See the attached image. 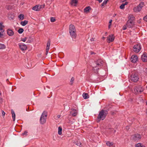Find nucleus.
<instances>
[{"instance_id":"nucleus-1","label":"nucleus","mask_w":147,"mask_h":147,"mask_svg":"<svg viewBox=\"0 0 147 147\" xmlns=\"http://www.w3.org/2000/svg\"><path fill=\"white\" fill-rule=\"evenodd\" d=\"M104 63V61L101 59H99L93 65L92 70L95 73H97L98 70L100 69Z\"/></svg>"},{"instance_id":"nucleus-2","label":"nucleus","mask_w":147,"mask_h":147,"mask_svg":"<svg viewBox=\"0 0 147 147\" xmlns=\"http://www.w3.org/2000/svg\"><path fill=\"white\" fill-rule=\"evenodd\" d=\"M108 114V111L106 110L102 109L99 113L97 117V122H99L101 120H103Z\"/></svg>"},{"instance_id":"nucleus-3","label":"nucleus","mask_w":147,"mask_h":147,"mask_svg":"<svg viewBox=\"0 0 147 147\" xmlns=\"http://www.w3.org/2000/svg\"><path fill=\"white\" fill-rule=\"evenodd\" d=\"M69 32L72 38H75L76 36V30L74 25L71 24L69 26Z\"/></svg>"},{"instance_id":"nucleus-4","label":"nucleus","mask_w":147,"mask_h":147,"mask_svg":"<svg viewBox=\"0 0 147 147\" xmlns=\"http://www.w3.org/2000/svg\"><path fill=\"white\" fill-rule=\"evenodd\" d=\"M47 113L46 111H44L42 113L40 119V123L41 124L45 123L46 121Z\"/></svg>"},{"instance_id":"nucleus-5","label":"nucleus","mask_w":147,"mask_h":147,"mask_svg":"<svg viewBox=\"0 0 147 147\" xmlns=\"http://www.w3.org/2000/svg\"><path fill=\"white\" fill-rule=\"evenodd\" d=\"M144 5V3L143 2H141L137 6L134 8L133 10L134 11L136 12H138L140 11Z\"/></svg>"},{"instance_id":"nucleus-6","label":"nucleus","mask_w":147,"mask_h":147,"mask_svg":"<svg viewBox=\"0 0 147 147\" xmlns=\"http://www.w3.org/2000/svg\"><path fill=\"white\" fill-rule=\"evenodd\" d=\"M130 79L132 81L134 82H136L138 81L139 79L138 74L137 73L132 74L131 76Z\"/></svg>"},{"instance_id":"nucleus-7","label":"nucleus","mask_w":147,"mask_h":147,"mask_svg":"<svg viewBox=\"0 0 147 147\" xmlns=\"http://www.w3.org/2000/svg\"><path fill=\"white\" fill-rule=\"evenodd\" d=\"M141 136L140 134H134L131 136V138L134 140H137L140 139Z\"/></svg>"},{"instance_id":"nucleus-8","label":"nucleus","mask_w":147,"mask_h":147,"mask_svg":"<svg viewBox=\"0 0 147 147\" xmlns=\"http://www.w3.org/2000/svg\"><path fill=\"white\" fill-rule=\"evenodd\" d=\"M141 46L140 44H138L135 45L133 47L134 52L136 53L139 52L141 49Z\"/></svg>"},{"instance_id":"nucleus-9","label":"nucleus","mask_w":147,"mask_h":147,"mask_svg":"<svg viewBox=\"0 0 147 147\" xmlns=\"http://www.w3.org/2000/svg\"><path fill=\"white\" fill-rule=\"evenodd\" d=\"M20 49L22 51H25L27 49V46L26 45L23 43H20L18 44Z\"/></svg>"},{"instance_id":"nucleus-10","label":"nucleus","mask_w":147,"mask_h":147,"mask_svg":"<svg viewBox=\"0 0 147 147\" xmlns=\"http://www.w3.org/2000/svg\"><path fill=\"white\" fill-rule=\"evenodd\" d=\"M135 92L137 93H141L143 90V89L142 87L140 86H138L136 87L134 89Z\"/></svg>"},{"instance_id":"nucleus-11","label":"nucleus","mask_w":147,"mask_h":147,"mask_svg":"<svg viewBox=\"0 0 147 147\" xmlns=\"http://www.w3.org/2000/svg\"><path fill=\"white\" fill-rule=\"evenodd\" d=\"M115 38L114 35L112 34L110 35L107 37V41L108 43H110L111 42L113 41Z\"/></svg>"},{"instance_id":"nucleus-12","label":"nucleus","mask_w":147,"mask_h":147,"mask_svg":"<svg viewBox=\"0 0 147 147\" xmlns=\"http://www.w3.org/2000/svg\"><path fill=\"white\" fill-rule=\"evenodd\" d=\"M134 25V22L133 21H131L130 20H128L126 24L127 27L129 28L132 27Z\"/></svg>"},{"instance_id":"nucleus-13","label":"nucleus","mask_w":147,"mask_h":147,"mask_svg":"<svg viewBox=\"0 0 147 147\" xmlns=\"http://www.w3.org/2000/svg\"><path fill=\"white\" fill-rule=\"evenodd\" d=\"M138 58L136 55H133L132 56L131 59V62L133 63H136L138 61Z\"/></svg>"},{"instance_id":"nucleus-14","label":"nucleus","mask_w":147,"mask_h":147,"mask_svg":"<svg viewBox=\"0 0 147 147\" xmlns=\"http://www.w3.org/2000/svg\"><path fill=\"white\" fill-rule=\"evenodd\" d=\"M141 58L143 61L147 62V54L146 53H144L141 56Z\"/></svg>"},{"instance_id":"nucleus-15","label":"nucleus","mask_w":147,"mask_h":147,"mask_svg":"<svg viewBox=\"0 0 147 147\" xmlns=\"http://www.w3.org/2000/svg\"><path fill=\"white\" fill-rule=\"evenodd\" d=\"M51 41L50 40H49L47 43V47L46 49V54L47 55L48 53V51L49 49V47L50 45Z\"/></svg>"},{"instance_id":"nucleus-16","label":"nucleus","mask_w":147,"mask_h":147,"mask_svg":"<svg viewBox=\"0 0 147 147\" xmlns=\"http://www.w3.org/2000/svg\"><path fill=\"white\" fill-rule=\"evenodd\" d=\"M70 1V4L71 5L74 6H76V4L78 3V0H71Z\"/></svg>"},{"instance_id":"nucleus-17","label":"nucleus","mask_w":147,"mask_h":147,"mask_svg":"<svg viewBox=\"0 0 147 147\" xmlns=\"http://www.w3.org/2000/svg\"><path fill=\"white\" fill-rule=\"evenodd\" d=\"M7 33L9 36H12L14 34V32L11 29H8L7 30Z\"/></svg>"},{"instance_id":"nucleus-18","label":"nucleus","mask_w":147,"mask_h":147,"mask_svg":"<svg viewBox=\"0 0 147 147\" xmlns=\"http://www.w3.org/2000/svg\"><path fill=\"white\" fill-rule=\"evenodd\" d=\"M41 8L40 6L36 5L32 8V9L36 11H39Z\"/></svg>"},{"instance_id":"nucleus-19","label":"nucleus","mask_w":147,"mask_h":147,"mask_svg":"<svg viewBox=\"0 0 147 147\" xmlns=\"http://www.w3.org/2000/svg\"><path fill=\"white\" fill-rule=\"evenodd\" d=\"M128 19V20H130L131 21H134L135 20V17L133 15L130 14L129 16Z\"/></svg>"},{"instance_id":"nucleus-20","label":"nucleus","mask_w":147,"mask_h":147,"mask_svg":"<svg viewBox=\"0 0 147 147\" xmlns=\"http://www.w3.org/2000/svg\"><path fill=\"white\" fill-rule=\"evenodd\" d=\"M128 2H125L124 3H122L119 7L120 9H123L125 8V5L128 4Z\"/></svg>"},{"instance_id":"nucleus-21","label":"nucleus","mask_w":147,"mask_h":147,"mask_svg":"<svg viewBox=\"0 0 147 147\" xmlns=\"http://www.w3.org/2000/svg\"><path fill=\"white\" fill-rule=\"evenodd\" d=\"M83 98L85 99H86L89 98V96L87 93H84L82 94Z\"/></svg>"},{"instance_id":"nucleus-22","label":"nucleus","mask_w":147,"mask_h":147,"mask_svg":"<svg viewBox=\"0 0 147 147\" xmlns=\"http://www.w3.org/2000/svg\"><path fill=\"white\" fill-rule=\"evenodd\" d=\"M4 28V26L2 25V23H0V31L1 32H3L4 31V30L3 29V28Z\"/></svg>"},{"instance_id":"nucleus-23","label":"nucleus","mask_w":147,"mask_h":147,"mask_svg":"<svg viewBox=\"0 0 147 147\" xmlns=\"http://www.w3.org/2000/svg\"><path fill=\"white\" fill-rule=\"evenodd\" d=\"M90 9L91 7L90 6L87 7L84 9V12L87 13Z\"/></svg>"},{"instance_id":"nucleus-24","label":"nucleus","mask_w":147,"mask_h":147,"mask_svg":"<svg viewBox=\"0 0 147 147\" xmlns=\"http://www.w3.org/2000/svg\"><path fill=\"white\" fill-rule=\"evenodd\" d=\"M11 113L12 114L13 120V121H15V114L14 111L13 110H11Z\"/></svg>"},{"instance_id":"nucleus-25","label":"nucleus","mask_w":147,"mask_h":147,"mask_svg":"<svg viewBox=\"0 0 147 147\" xmlns=\"http://www.w3.org/2000/svg\"><path fill=\"white\" fill-rule=\"evenodd\" d=\"M28 23V21L27 20H24V21L21 22V24L23 26H25Z\"/></svg>"},{"instance_id":"nucleus-26","label":"nucleus","mask_w":147,"mask_h":147,"mask_svg":"<svg viewBox=\"0 0 147 147\" xmlns=\"http://www.w3.org/2000/svg\"><path fill=\"white\" fill-rule=\"evenodd\" d=\"M62 128L61 127H59L58 128V134L61 135L62 134Z\"/></svg>"},{"instance_id":"nucleus-27","label":"nucleus","mask_w":147,"mask_h":147,"mask_svg":"<svg viewBox=\"0 0 147 147\" xmlns=\"http://www.w3.org/2000/svg\"><path fill=\"white\" fill-rule=\"evenodd\" d=\"M106 144L109 147H110L113 146V142H110L109 141H107L106 142Z\"/></svg>"},{"instance_id":"nucleus-28","label":"nucleus","mask_w":147,"mask_h":147,"mask_svg":"<svg viewBox=\"0 0 147 147\" xmlns=\"http://www.w3.org/2000/svg\"><path fill=\"white\" fill-rule=\"evenodd\" d=\"M136 147H145L141 143H138L136 145Z\"/></svg>"},{"instance_id":"nucleus-29","label":"nucleus","mask_w":147,"mask_h":147,"mask_svg":"<svg viewBox=\"0 0 147 147\" xmlns=\"http://www.w3.org/2000/svg\"><path fill=\"white\" fill-rule=\"evenodd\" d=\"M6 48V46L3 44L0 43V49H4Z\"/></svg>"},{"instance_id":"nucleus-30","label":"nucleus","mask_w":147,"mask_h":147,"mask_svg":"<svg viewBox=\"0 0 147 147\" xmlns=\"http://www.w3.org/2000/svg\"><path fill=\"white\" fill-rule=\"evenodd\" d=\"M73 111H74V112L72 114V115L74 116H76L78 113L77 111L74 109H73Z\"/></svg>"},{"instance_id":"nucleus-31","label":"nucleus","mask_w":147,"mask_h":147,"mask_svg":"<svg viewBox=\"0 0 147 147\" xmlns=\"http://www.w3.org/2000/svg\"><path fill=\"white\" fill-rule=\"evenodd\" d=\"M8 18H10V20H13L14 18V16L13 15H11V14H9L8 15Z\"/></svg>"},{"instance_id":"nucleus-32","label":"nucleus","mask_w":147,"mask_h":147,"mask_svg":"<svg viewBox=\"0 0 147 147\" xmlns=\"http://www.w3.org/2000/svg\"><path fill=\"white\" fill-rule=\"evenodd\" d=\"M76 144L79 146H80L81 145V143L80 141H77L75 143Z\"/></svg>"},{"instance_id":"nucleus-33","label":"nucleus","mask_w":147,"mask_h":147,"mask_svg":"<svg viewBox=\"0 0 147 147\" xmlns=\"http://www.w3.org/2000/svg\"><path fill=\"white\" fill-rule=\"evenodd\" d=\"M24 30L23 28H20L18 30V32L20 34L22 33L24 31Z\"/></svg>"},{"instance_id":"nucleus-34","label":"nucleus","mask_w":147,"mask_h":147,"mask_svg":"<svg viewBox=\"0 0 147 147\" xmlns=\"http://www.w3.org/2000/svg\"><path fill=\"white\" fill-rule=\"evenodd\" d=\"M18 18L21 20H22L24 18V15L23 14H20L18 16Z\"/></svg>"},{"instance_id":"nucleus-35","label":"nucleus","mask_w":147,"mask_h":147,"mask_svg":"<svg viewBox=\"0 0 147 147\" xmlns=\"http://www.w3.org/2000/svg\"><path fill=\"white\" fill-rule=\"evenodd\" d=\"M55 19L53 17H51L50 19V21L51 22H54L55 21Z\"/></svg>"},{"instance_id":"nucleus-36","label":"nucleus","mask_w":147,"mask_h":147,"mask_svg":"<svg viewBox=\"0 0 147 147\" xmlns=\"http://www.w3.org/2000/svg\"><path fill=\"white\" fill-rule=\"evenodd\" d=\"M27 38H28L27 37H25L24 38H22L21 39V40L24 42H25L27 40Z\"/></svg>"},{"instance_id":"nucleus-37","label":"nucleus","mask_w":147,"mask_h":147,"mask_svg":"<svg viewBox=\"0 0 147 147\" xmlns=\"http://www.w3.org/2000/svg\"><path fill=\"white\" fill-rule=\"evenodd\" d=\"M74 80V78L72 77L71 79L70 82H71V84H72L73 83V82Z\"/></svg>"},{"instance_id":"nucleus-38","label":"nucleus","mask_w":147,"mask_h":147,"mask_svg":"<svg viewBox=\"0 0 147 147\" xmlns=\"http://www.w3.org/2000/svg\"><path fill=\"white\" fill-rule=\"evenodd\" d=\"M108 0H105L103 2V4H105V5L107 3Z\"/></svg>"},{"instance_id":"nucleus-39","label":"nucleus","mask_w":147,"mask_h":147,"mask_svg":"<svg viewBox=\"0 0 147 147\" xmlns=\"http://www.w3.org/2000/svg\"><path fill=\"white\" fill-rule=\"evenodd\" d=\"M3 32H0V37L2 38L3 37Z\"/></svg>"},{"instance_id":"nucleus-40","label":"nucleus","mask_w":147,"mask_h":147,"mask_svg":"<svg viewBox=\"0 0 147 147\" xmlns=\"http://www.w3.org/2000/svg\"><path fill=\"white\" fill-rule=\"evenodd\" d=\"M143 19L144 20L147 22V15L144 17Z\"/></svg>"},{"instance_id":"nucleus-41","label":"nucleus","mask_w":147,"mask_h":147,"mask_svg":"<svg viewBox=\"0 0 147 147\" xmlns=\"http://www.w3.org/2000/svg\"><path fill=\"white\" fill-rule=\"evenodd\" d=\"M27 131H25L24 133H23L22 134V135H26L27 133Z\"/></svg>"},{"instance_id":"nucleus-42","label":"nucleus","mask_w":147,"mask_h":147,"mask_svg":"<svg viewBox=\"0 0 147 147\" xmlns=\"http://www.w3.org/2000/svg\"><path fill=\"white\" fill-rule=\"evenodd\" d=\"M2 114L3 116H4L5 115V113L3 111H2Z\"/></svg>"},{"instance_id":"nucleus-43","label":"nucleus","mask_w":147,"mask_h":147,"mask_svg":"<svg viewBox=\"0 0 147 147\" xmlns=\"http://www.w3.org/2000/svg\"><path fill=\"white\" fill-rule=\"evenodd\" d=\"M129 129V127L128 126H126V129L127 130H128Z\"/></svg>"},{"instance_id":"nucleus-44","label":"nucleus","mask_w":147,"mask_h":147,"mask_svg":"<svg viewBox=\"0 0 147 147\" xmlns=\"http://www.w3.org/2000/svg\"><path fill=\"white\" fill-rule=\"evenodd\" d=\"M112 21V20H109V24L111 25Z\"/></svg>"},{"instance_id":"nucleus-45","label":"nucleus","mask_w":147,"mask_h":147,"mask_svg":"<svg viewBox=\"0 0 147 147\" xmlns=\"http://www.w3.org/2000/svg\"><path fill=\"white\" fill-rule=\"evenodd\" d=\"M94 39L93 38H92L91 39H90V40L92 42V41H94Z\"/></svg>"},{"instance_id":"nucleus-46","label":"nucleus","mask_w":147,"mask_h":147,"mask_svg":"<svg viewBox=\"0 0 147 147\" xmlns=\"http://www.w3.org/2000/svg\"><path fill=\"white\" fill-rule=\"evenodd\" d=\"M99 1V3H101L102 2V0H96Z\"/></svg>"},{"instance_id":"nucleus-47","label":"nucleus","mask_w":147,"mask_h":147,"mask_svg":"<svg viewBox=\"0 0 147 147\" xmlns=\"http://www.w3.org/2000/svg\"><path fill=\"white\" fill-rule=\"evenodd\" d=\"M61 117V115H58L57 116V117L58 118H59Z\"/></svg>"},{"instance_id":"nucleus-48","label":"nucleus","mask_w":147,"mask_h":147,"mask_svg":"<svg viewBox=\"0 0 147 147\" xmlns=\"http://www.w3.org/2000/svg\"><path fill=\"white\" fill-rule=\"evenodd\" d=\"M30 42H31V41H30V40H28L26 42L27 43H30Z\"/></svg>"},{"instance_id":"nucleus-49","label":"nucleus","mask_w":147,"mask_h":147,"mask_svg":"<svg viewBox=\"0 0 147 147\" xmlns=\"http://www.w3.org/2000/svg\"><path fill=\"white\" fill-rule=\"evenodd\" d=\"M105 5L104 4H103V3H102L101 5V6L102 7V6H104Z\"/></svg>"},{"instance_id":"nucleus-50","label":"nucleus","mask_w":147,"mask_h":147,"mask_svg":"<svg viewBox=\"0 0 147 147\" xmlns=\"http://www.w3.org/2000/svg\"><path fill=\"white\" fill-rule=\"evenodd\" d=\"M111 25H110V24H109V28L111 27Z\"/></svg>"},{"instance_id":"nucleus-51","label":"nucleus","mask_w":147,"mask_h":147,"mask_svg":"<svg viewBox=\"0 0 147 147\" xmlns=\"http://www.w3.org/2000/svg\"><path fill=\"white\" fill-rule=\"evenodd\" d=\"M126 29V28H124V27H123V30H125Z\"/></svg>"},{"instance_id":"nucleus-52","label":"nucleus","mask_w":147,"mask_h":147,"mask_svg":"<svg viewBox=\"0 0 147 147\" xmlns=\"http://www.w3.org/2000/svg\"><path fill=\"white\" fill-rule=\"evenodd\" d=\"M146 114H147V110H146Z\"/></svg>"},{"instance_id":"nucleus-53","label":"nucleus","mask_w":147,"mask_h":147,"mask_svg":"<svg viewBox=\"0 0 147 147\" xmlns=\"http://www.w3.org/2000/svg\"><path fill=\"white\" fill-rule=\"evenodd\" d=\"M146 105H147V101L146 102Z\"/></svg>"},{"instance_id":"nucleus-54","label":"nucleus","mask_w":147,"mask_h":147,"mask_svg":"<svg viewBox=\"0 0 147 147\" xmlns=\"http://www.w3.org/2000/svg\"><path fill=\"white\" fill-rule=\"evenodd\" d=\"M93 54V52H92V53L91 52V54Z\"/></svg>"},{"instance_id":"nucleus-55","label":"nucleus","mask_w":147,"mask_h":147,"mask_svg":"<svg viewBox=\"0 0 147 147\" xmlns=\"http://www.w3.org/2000/svg\"><path fill=\"white\" fill-rule=\"evenodd\" d=\"M7 81H8V79L7 80Z\"/></svg>"},{"instance_id":"nucleus-56","label":"nucleus","mask_w":147,"mask_h":147,"mask_svg":"<svg viewBox=\"0 0 147 147\" xmlns=\"http://www.w3.org/2000/svg\"><path fill=\"white\" fill-rule=\"evenodd\" d=\"M126 0H123L124 1H126Z\"/></svg>"}]
</instances>
